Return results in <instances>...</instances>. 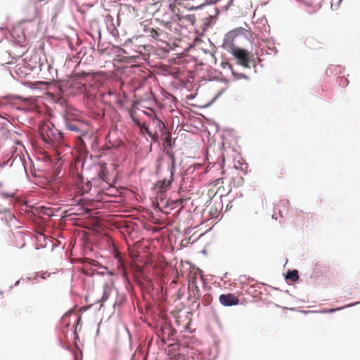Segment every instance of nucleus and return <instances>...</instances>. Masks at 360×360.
Returning a JSON list of instances; mask_svg holds the SVG:
<instances>
[{"label":"nucleus","mask_w":360,"mask_h":360,"mask_svg":"<svg viewBox=\"0 0 360 360\" xmlns=\"http://www.w3.org/2000/svg\"><path fill=\"white\" fill-rule=\"evenodd\" d=\"M234 34L229 32L226 34L222 46L238 60V64L246 68H250V63L254 61V55L248 51L236 47L234 44Z\"/></svg>","instance_id":"1"},{"label":"nucleus","mask_w":360,"mask_h":360,"mask_svg":"<svg viewBox=\"0 0 360 360\" xmlns=\"http://www.w3.org/2000/svg\"><path fill=\"white\" fill-rule=\"evenodd\" d=\"M169 157L171 158L172 164L170 167V179H163L158 181L155 186L154 191L156 194L155 197V202H158L159 201H163L166 198L165 192L169 188L170 184L173 180V175L175 169V158L173 154H170Z\"/></svg>","instance_id":"2"},{"label":"nucleus","mask_w":360,"mask_h":360,"mask_svg":"<svg viewBox=\"0 0 360 360\" xmlns=\"http://www.w3.org/2000/svg\"><path fill=\"white\" fill-rule=\"evenodd\" d=\"M175 2L188 11L200 9L207 4L206 0H175Z\"/></svg>","instance_id":"3"},{"label":"nucleus","mask_w":360,"mask_h":360,"mask_svg":"<svg viewBox=\"0 0 360 360\" xmlns=\"http://www.w3.org/2000/svg\"><path fill=\"white\" fill-rule=\"evenodd\" d=\"M202 166L200 164H195L189 166L182 175V180L184 183H186L191 179V180L196 179L198 175L201 174Z\"/></svg>","instance_id":"4"},{"label":"nucleus","mask_w":360,"mask_h":360,"mask_svg":"<svg viewBox=\"0 0 360 360\" xmlns=\"http://www.w3.org/2000/svg\"><path fill=\"white\" fill-rule=\"evenodd\" d=\"M223 209V204H207L203 209V212L208 213L211 219H217Z\"/></svg>","instance_id":"5"},{"label":"nucleus","mask_w":360,"mask_h":360,"mask_svg":"<svg viewBox=\"0 0 360 360\" xmlns=\"http://www.w3.org/2000/svg\"><path fill=\"white\" fill-rule=\"evenodd\" d=\"M238 299L233 294H223L219 296V302L224 306H233L238 304Z\"/></svg>","instance_id":"6"},{"label":"nucleus","mask_w":360,"mask_h":360,"mask_svg":"<svg viewBox=\"0 0 360 360\" xmlns=\"http://www.w3.org/2000/svg\"><path fill=\"white\" fill-rule=\"evenodd\" d=\"M226 65H227L229 67V68L230 69V70L231 71V73L232 75H233V77H235L236 79H248V76L244 75V74H242V73H238L236 72L233 68H232V65H230L229 63H226Z\"/></svg>","instance_id":"7"},{"label":"nucleus","mask_w":360,"mask_h":360,"mask_svg":"<svg viewBox=\"0 0 360 360\" xmlns=\"http://www.w3.org/2000/svg\"><path fill=\"white\" fill-rule=\"evenodd\" d=\"M285 278L290 279L292 281H297L299 279L298 271L297 270L288 271V274L285 276Z\"/></svg>","instance_id":"8"},{"label":"nucleus","mask_w":360,"mask_h":360,"mask_svg":"<svg viewBox=\"0 0 360 360\" xmlns=\"http://www.w3.org/2000/svg\"><path fill=\"white\" fill-rule=\"evenodd\" d=\"M359 303H360V302H355V303H352V304H347V305H346L345 307H342L333 308V309H328V310H323L321 312V313H333L335 311L342 310L344 308L354 306V305H356L357 304H359Z\"/></svg>","instance_id":"9"},{"label":"nucleus","mask_w":360,"mask_h":360,"mask_svg":"<svg viewBox=\"0 0 360 360\" xmlns=\"http://www.w3.org/2000/svg\"><path fill=\"white\" fill-rule=\"evenodd\" d=\"M152 122L155 127L159 129V131H162L164 130L165 126V124L159 119L154 118L152 120Z\"/></svg>","instance_id":"10"},{"label":"nucleus","mask_w":360,"mask_h":360,"mask_svg":"<svg viewBox=\"0 0 360 360\" xmlns=\"http://www.w3.org/2000/svg\"><path fill=\"white\" fill-rule=\"evenodd\" d=\"M150 35L153 38H158L162 34V32L160 30H155L153 28L150 30Z\"/></svg>","instance_id":"11"},{"label":"nucleus","mask_w":360,"mask_h":360,"mask_svg":"<svg viewBox=\"0 0 360 360\" xmlns=\"http://www.w3.org/2000/svg\"><path fill=\"white\" fill-rule=\"evenodd\" d=\"M169 9L171 10V11L175 14L173 17H172V20H181V18L177 15L176 14V6L174 4H170L169 5Z\"/></svg>","instance_id":"12"},{"label":"nucleus","mask_w":360,"mask_h":360,"mask_svg":"<svg viewBox=\"0 0 360 360\" xmlns=\"http://www.w3.org/2000/svg\"><path fill=\"white\" fill-rule=\"evenodd\" d=\"M66 127L67 128L70 130V131H79V128L77 126H76L75 124L73 123H71V122H67L66 124Z\"/></svg>","instance_id":"13"},{"label":"nucleus","mask_w":360,"mask_h":360,"mask_svg":"<svg viewBox=\"0 0 360 360\" xmlns=\"http://www.w3.org/2000/svg\"><path fill=\"white\" fill-rule=\"evenodd\" d=\"M147 134L148 135V136L153 141H156L158 140V134L157 132L155 133H152L150 131H149Z\"/></svg>","instance_id":"14"},{"label":"nucleus","mask_w":360,"mask_h":360,"mask_svg":"<svg viewBox=\"0 0 360 360\" xmlns=\"http://www.w3.org/2000/svg\"><path fill=\"white\" fill-rule=\"evenodd\" d=\"M136 124L140 127V129L142 132H145L147 134L150 131L149 128L147 126H146V125L141 126L140 123L138 122H136Z\"/></svg>","instance_id":"15"},{"label":"nucleus","mask_w":360,"mask_h":360,"mask_svg":"<svg viewBox=\"0 0 360 360\" xmlns=\"http://www.w3.org/2000/svg\"><path fill=\"white\" fill-rule=\"evenodd\" d=\"M186 18H187V20H188L189 22H191L192 24H193V23H194L195 18H194V16H193V15H187V16H186Z\"/></svg>","instance_id":"16"},{"label":"nucleus","mask_w":360,"mask_h":360,"mask_svg":"<svg viewBox=\"0 0 360 360\" xmlns=\"http://www.w3.org/2000/svg\"><path fill=\"white\" fill-rule=\"evenodd\" d=\"M78 76L79 77H86L89 76V73H87V72H82L81 73H79Z\"/></svg>","instance_id":"17"},{"label":"nucleus","mask_w":360,"mask_h":360,"mask_svg":"<svg viewBox=\"0 0 360 360\" xmlns=\"http://www.w3.org/2000/svg\"><path fill=\"white\" fill-rule=\"evenodd\" d=\"M226 88L221 89L217 95L216 98L219 97L226 91Z\"/></svg>","instance_id":"18"},{"label":"nucleus","mask_w":360,"mask_h":360,"mask_svg":"<svg viewBox=\"0 0 360 360\" xmlns=\"http://www.w3.org/2000/svg\"><path fill=\"white\" fill-rule=\"evenodd\" d=\"M233 0H229L228 4L226 6H225V9L226 10H228V8H229V6L232 4L233 3Z\"/></svg>","instance_id":"19"},{"label":"nucleus","mask_w":360,"mask_h":360,"mask_svg":"<svg viewBox=\"0 0 360 360\" xmlns=\"http://www.w3.org/2000/svg\"><path fill=\"white\" fill-rule=\"evenodd\" d=\"M166 202H172V203H174V202H182V200H172L171 202H169V200H167Z\"/></svg>","instance_id":"20"},{"label":"nucleus","mask_w":360,"mask_h":360,"mask_svg":"<svg viewBox=\"0 0 360 360\" xmlns=\"http://www.w3.org/2000/svg\"><path fill=\"white\" fill-rule=\"evenodd\" d=\"M346 82H347L346 79H345V78H341V79H340V84H342V85H345V84Z\"/></svg>","instance_id":"21"},{"label":"nucleus","mask_w":360,"mask_h":360,"mask_svg":"<svg viewBox=\"0 0 360 360\" xmlns=\"http://www.w3.org/2000/svg\"><path fill=\"white\" fill-rule=\"evenodd\" d=\"M165 27L167 29L171 30L172 29V24L170 22H167L166 25H165Z\"/></svg>","instance_id":"22"},{"label":"nucleus","mask_w":360,"mask_h":360,"mask_svg":"<svg viewBox=\"0 0 360 360\" xmlns=\"http://www.w3.org/2000/svg\"><path fill=\"white\" fill-rule=\"evenodd\" d=\"M108 299V295H106L105 292H104L103 294V296L102 297V301L104 302L105 300H106Z\"/></svg>","instance_id":"23"},{"label":"nucleus","mask_w":360,"mask_h":360,"mask_svg":"<svg viewBox=\"0 0 360 360\" xmlns=\"http://www.w3.org/2000/svg\"><path fill=\"white\" fill-rule=\"evenodd\" d=\"M1 213H8V215L11 216V214L9 213V212L7 209H4V210H1Z\"/></svg>","instance_id":"24"},{"label":"nucleus","mask_w":360,"mask_h":360,"mask_svg":"<svg viewBox=\"0 0 360 360\" xmlns=\"http://www.w3.org/2000/svg\"><path fill=\"white\" fill-rule=\"evenodd\" d=\"M1 213H8V215L11 216V214L9 213V212L7 209H4V210H1Z\"/></svg>","instance_id":"25"},{"label":"nucleus","mask_w":360,"mask_h":360,"mask_svg":"<svg viewBox=\"0 0 360 360\" xmlns=\"http://www.w3.org/2000/svg\"><path fill=\"white\" fill-rule=\"evenodd\" d=\"M229 204H227L226 207V210H225V212H226V211H228V210H231V209L232 205H231L230 207H229Z\"/></svg>","instance_id":"26"},{"label":"nucleus","mask_w":360,"mask_h":360,"mask_svg":"<svg viewBox=\"0 0 360 360\" xmlns=\"http://www.w3.org/2000/svg\"><path fill=\"white\" fill-rule=\"evenodd\" d=\"M153 205H155L156 207L159 208V209H161L162 207H160V205L161 204H159V203H157V204H153Z\"/></svg>","instance_id":"27"},{"label":"nucleus","mask_w":360,"mask_h":360,"mask_svg":"<svg viewBox=\"0 0 360 360\" xmlns=\"http://www.w3.org/2000/svg\"><path fill=\"white\" fill-rule=\"evenodd\" d=\"M103 202H108V203H110V202H117L115 200H105Z\"/></svg>","instance_id":"28"},{"label":"nucleus","mask_w":360,"mask_h":360,"mask_svg":"<svg viewBox=\"0 0 360 360\" xmlns=\"http://www.w3.org/2000/svg\"><path fill=\"white\" fill-rule=\"evenodd\" d=\"M15 202H20L18 201V200L15 199ZM23 202L27 203V201H24Z\"/></svg>","instance_id":"29"},{"label":"nucleus","mask_w":360,"mask_h":360,"mask_svg":"<svg viewBox=\"0 0 360 360\" xmlns=\"http://www.w3.org/2000/svg\"><path fill=\"white\" fill-rule=\"evenodd\" d=\"M278 212L280 214V216L282 217L283 216L282 212H281V210L280 209H278Z\"/></svg>","instance_id":"30"},{"label":"nucleus","mask_w":360,"mask_h":360,"mask_svg":"<svg viewBox=\"0 0 360 360\" xmlns=\"http://www.w3.org/2000/svg\"><path fill=\"white\" fill-rule=\"evenodd\" d=\"M77 202H82V200H81V199H79V200H78L77 201Z\"/></svg>","instance_id":"31"},{"label":"nucleus","mask_w":360,"mask_h":360,"mask_svg":"<svg viewBox=\"0 0 360 360\" xmlns=\"http://www.w3.org/2000/svg\"><path fill=\"white\" fill-rule=\"evenodd\" d=\"M20 281H18L16 283H15V285H18Z\"/></svg>","instance_id":"32"},{"label":"nucleus","mask_w":360,"mask_h":360,"mask_svg":"<svg viewBox=\"0 0 360 360\" xmlns=\"http://www.w3.org/2000/svg\"><path fill=\"white\" fill-rule=\"evenodd\" d=\"M269 49L270 50H271V51L274 50V48H271H271H269Z\"/></svg>","instance_id":"33"},{"label":"nucleus","mask_w":360,"mask_h":360,"mask_svg":"<svg viewBox=\"0 0 360 360\" xmlns=\"http://www.w3.org/2000/svg\"><path fill=\"white\" fill-rule=\"evenodd\" d=\"M272 217H273V218H275V214H274L272 215Z\"/></svg>","instance_id":"34"},{"label":"nucleus","mask_w":360,"mask_h":360,"mask_svg":"<svg viewBox=\"0 0 360 360\" xmlns=\"http://www.w3.org/2000/svg\"><path fill=\"white\" fill-rule=\"evenodd\" d=\"M0 213H1V210L0 209Z\"/></svg>","instance_id":"35"},{"label":"nucleus","mask_w":360,"mask_h":360,"mask_svg":"<svg viewBox=\"0 0 360 360\" xmlns=\"http://www.w3.org/2000/svg\"><path fill=\"white\" fill-rule=\"evenodd\" d=\"M342 0H340V1H341Z\"/></svg>","instance_id":"36"}]
</instances>
